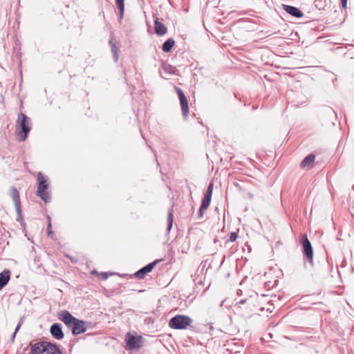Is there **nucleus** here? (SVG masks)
<instances>
[{
    "mask_svg": "<svg viewBox=\"0 0 354 354\" xmlns=\"http://www.w3.org/2000/svg\"><path fill=\"white\" fill-rule=\"evenodd\" d=\"M58 318L71 330L73 335H77L86 331V322L75 317L66 310L61 311Z\"/></svg>",
    "mask_w": 354,
    "mask_h": 354,
    "instance_id": "1",
    "label": "nucleus"
},
{
    "mask_svg": "<svg viewBox=\"0 0 354 354\" xmlns=\"http://www.w3.org/2000/svg\"><path fill=\"white\" fill-rule=\"evenodd\" d=\"M32 354H62V351L55 344L49 342H38L31 346Z\"/></svg>",
    "mask_w": 354,
    "mask_h": 354,
    "instance_id": "2",
    "label": "nucleus"
},
{
    "mask_svg": "<svg viewBox=\"0 0 354 354\" xmlns=\"http://www.w3.org/2000/svg\"><path fill=\"white\" fill-rule=\"evenodd\" d=\"M31 128L30 118L24 113H19L16 122V129L17 130V134L20 141H24L26 139Z\"/></svg>",
    "mask_w": 354,
    "mask_h": 354,
    "instance_id": "3",
    "label": "nucleus"
},
{
    "mask_svg": "<svg viewBox=\"0 0 354 354\" xmlns=\"http://www.w3.org/2000/svg\"><path fill=\"white\" fill-rule=\"evenodd\" d=\"M37 180L38 187L37 190V195L45 203H49L51 197L50 194L47 191L49 186L47 178L43 176L41 172H39L37 174Z\"/></svg>",
    "mask_w": 354,
    "mask_h": 354,
    "instance_id": "4",
    "label": "nucleus"
},
{
    "mask_svg": "<svg viewBox=\"0 0 354 354\" xmlns=\"http://www.w3.org/2000/svg\"><path fill=\"white\" fill-rule=\"evenodd\" d=\"M192 323V319L187 315H177L172 317L169 322L170 328L176 330L187 328Z\"/></svg>",
    "mask_w": 354,
    "mask_h": 354,
    "instance_id": "5",
    "label": "nucleus"
},
{
    "mask_svg": "<svg viewBox=\"0 0 354 354\" xmlns=\"http://www.w3.org/2000/svg\"><path fill=\"white\" fill-rule=\"evenodd\" d=\"M124 341L127 349L129 351L138 349L142 346V337L140 335H134L128 333L125 335Z\"/></svg>",
    "mask_w": 354,
    "mask_h": 354,
    "instance_id": "6",
    "label": "nucleus"
},
{
    "mask_svg": "<svg viewBox=\"0 0 354 354\" xmlns=\"http://www.w3.org/2000/svg\"><path fill=\"white\" fill-rule=\"evenodd\" d=\"M300 242L303 247V253L310 263L313 260V249L308 236L306 234L301 235Z\"/></svg>",
    "mask_w": 354,
    "mask_h": 354,
    "instance_id": "7",
    "label": "nucleus"
},
{
    "mask_svg": "<svg viewBox=\"0 0 354 354\" xmlns=\"http://www.w3.org/2000/svg\"><path fill=\"white\" fill-rule=\"evenodd\" d=\"M11 198H12L15 203L17 212V221L18 222L22 223L23 216L21 214L20 195L17 189L15 187H11Z\"/></svg>",
    "mask_w": 354,
    "mask_h": 354,
    "instance_id": "8",
    "label": "nucleus"
},
{
    "mask_svg": "<svg viewBox=\"0 0 354 354\" xmlns=\"http://www.w3.org/2000/svg\"><path fill=\"white\" fill-rule=\"evenodd\" d=\"M175 89L179 97L183 118L186 119L188 117L189 113L188 100L180 88L176 87Z\"/></svg>",
    "mask_w": 354,
    "mask_h": 354,
    "instance_id": "9",
    "label": "nucleus"
},
{
    "mask_svg": "<svg viewBox=\"0 0 354 354\" xmlns=\"http://www.w3.org/2000/svg\"><path fill=\"white\" fill-rule=\"evenodd\" d=\"M160 260H155L154 261L148 263L145 266L142 267L140 270H138L136 273L135 276L140 279H142L145 277L146 274L152 271L156 265L159 262Z\"/></svg>",
    "mask_w": 354,
    "mask_h": 354,
    "instance_id": "10",
    "label": "nucleus"
},
{
    "mask_svg": "<svg viewBox=\"0 0 354 354\" xmlns=\"http://www.w3.org/2000/svg\"><path fill=\"white\" fill-rule=\"evenodd\" d=\"M50 335L56 339H62L64 337L62 326L60 323L53 324L50 328Z\"/></svg>",
    "mask_w": 354,
    "mask_h": 354,
    "instance_id": "11",
    "label": "nucleus"
},
{
    "mask_svg": "<svg viewBox=\"0 0 354 354\" xmlns=\"http://www.w3.org/2000/svg\"><path fill=\"white\" fill-rule=\"evenodd\" d=\"M213 183H211L207 187V189L201 204V207H202L203 209H207L210 204L213 192Z\"/></svg>",
    "mask_w": 354,
    "mask_h": 354,
    "instance_id": "12",
    "label": "nucleus"
},
{
    "mask_svg": "<svg viewBox=\"0 0 354 354\" xmlns=\"http://www.w3.org/2000/svg\"><path fill=\"white\" fill-rule=\"evenodd\" d=\"M315 160V156L313 153L306 156L300 163L301 169L304 170H309L313 167Z\"/></svg>",
    "mask_w": 354,
    "mask_h": 354,
    "instance_id": "13",
    "label": "nucleus"
},
{
    "mask_svg": "<svg viewBox=\"0 0 354 354\" xmlns=\"http://www.w3.org/2000/svg\"><path fill=\"white\" fill-rule=\"evenodd\" d=\"M282 7L287 13L295 18H301L304 16L303 12L298 8L285 4H283Z\"/></svg>",
    "mask_w": 354,
    "mask_h": 354,
    "instance_id": "14",
    "label": "nucleus"
},
{
    "mask_svg": "<svg viewBox=\"0 0 354 354\" xmlns=\"http://www.w3.org/2000/svg\"><path fill=\"white\" fill-rule=\"evenodd\" d=\"M154 29L156 35L159 37L164 35L167 32L166 26L160 22L158 19L154 21Z\"/></svg>",
    "mask_w": 354,
    "mask_h": 354,
    "instance_id": "15",
    "label": "nucleus"
},
{
    "mask_svg": "<svg viewBox=\"0 0 354 354\" xmlns=\"http://www.w3.org/2000/svg\"><path fill=\"white\" fill-rule=\"evenodd\" d=\"M10 278V272L8 270H4L0 273V290L6 286Z\"/></svg>",
    "mask_w": 354,
    "mask_h": 354,
    "instance_id": "16",
    "label": "nucleus"
},
{
    "mask_svg": "<svg viewBox=\"0 0 354 354\" xmlns=\"http://www.w3.org/2000/svg\"><path fill=\"white\" fill-rule=\"evenodd\" d=\"M161 68L167 74L177 75V69L168 63L162 62L161 64Z\"/></svg>",
    "mask_w": 354,
    "mask_h": 354,
    "instance_id": "17",
    "label": "nucleus"
},
{
    "mask_svg": "<svg viewBox=\"0 0 354 354\" xmlns=\"http://www.w3.org/2000/svg\"><path fill=\"white\" fill-rule=\"evenodd\" d=\"M175 45V41L172 38L167 39L162 46V50L164 53H169L171 51L174 46Z\"/></svg>",
    "mask_w": 354,
    "mask_h": 354,
    "instance_id": "18",
    "label": "nucleus"
},
{
    "mask_svg": "<svg viewBox=\"0 0 354 354\" xmlns=\"http://www.w3.org/2000/svg\"><path fill=\"white\" fill-rule=\"evenodd\" d=\"M173 209L172 208H170L168 210V216H167V232H169L173 225Z\"/></svg>",
    "mask_w": 354,
    "mask_h": 354,
    "instance_id": "19",
    "label": "nucleus"
},
{
    "mask_svg": "<svg viewBox=\"0 0 354 354\" xmlns=\"http://www.w3.org/2000/svg\"><path fill=\"white\" fill-rule=\"evenodd\" d=\"M124 0H115V3L118 6L119 12H120V19H122L124 16Z\"/></svg>",
    "mask_w": 354,
    "mask_h": 354,
    "instance_id": "20",
    "label": "nucleus"
},
{
    "mask_svg": "<svg viewBox=\"0 0 354 354\" xmlns=\"http://www.w3.org/2000/svg\"><path fill=\"white\" fill-rule=\"evenodd\" d=\"M111 52L113 53L115 61L117 62L118 59V50L116 45H112Z\"/></svg>",
    "mask_w": 354,
    "mask_h": 354,
    "instance_id": "21",
    "label": "nucleus"
},
{
    "mask_svg": "<svg viewBox=\"0 0 354 354\" xmlns=\"http://www.w3.org/2000/svg\"><path fill=\"white\" fill-rule=\"evenodd\" d=\"M237 239V234L234 232H232L230 234V238L227 241H231V242H234Z\"/></svg>",
    "mask_w": 354,
    "mask_h": 354,
    "instance_id": "22",
    "label": "nucleus"
},
{
    "mask_svg": "<svg viewBox=\"0 0 354 354\" xmlns=\"http://www.w3.org/2000/svg\"><path fill=\"white\" fill-rule=\"evenodd\" d=\"M47 218L49 221L48 224V227H47V233H48V235H50L51 234H53V232L50 230L51 223H50V216H48Z\"/></svg>",
    "mask_w": 354,
    "mask_h": 354,
    "instance_id": "23",
    "label": "nucleus"
},
{
    "mask_svg": "<svg viewBox=\"0 0 354 354\" xmlns=\"http://www.w3.org/2000/svg\"><path fill=\"white\" fill-rule=\"evenodd\" d=\"M206 209H202V207L200 206V208H199V210H198V218H201L203 215H204V212Z\"/></svg>",
    "mask_w": 354,
    "mask_h": 354,
    "instance_id": "24",
    "label": "nucleus"
},
{
    "mask_svg": "<svg viewBox=\"0 0 354 354\" xmlns=\"http://www.w3.org/2000/svg\"><path fill=\"white\" fill-rule=\"evenodd\" d=\"M246 299H241L240 300L239 302L236 303V306H239V308L241 307V304H244L245 302H246Z\"/></svg>",
    "mask_w": 354,
    "mask_h": 354,
    "instance_id": "25",
    "label": "nucleus"
},
{
    "mask_svg": "<svg viewBox=\"0 0 354 354\" xmlns=\"http://www.w3.org/2000/svg\"><path fill=\"white\" fill-rule=\"evenodd\" d=\"M102 279L105 280L108 278V274L106 272H102Z\"/></svg>",
    "mask_w": 354,
    "mask_h": 354,
    "instance_id": "26",
    "label": "nucleus"
},
{
    "mask_svg": "<svg viewBox=\"0 0 354 354\" xmlns=\"http://www.w3.org/2000/svg\"><path fill=\"white\" fill-rule=\"evenodd\" d=\"M16 334L17 333H13L12 335H11V337H10V339L11 343H13L15 342Z\"/></svg>",
    "mask_w": 354,
    "mask_h": 354,
    "instance_id": "27",
    "label": "nucleus"
},
{
    "mask_svg": "<svg viewBox=\"0 0 354 354\" xmlns=\"http://www.w3.org/2000/svg\"><path fill=\"white\" fill-rule=\"evenodd\" d=\"M341 1H342V7L344 8H346V6H347V0H341Z\"/></svg>",
    "mask_w": 354,
    "mask_h": 354,
    "instance_id": "28",
    "label": "nucleus"
},
{
    "mask_svg": "<svg viewBox=\"0 0 354 354\" xmlns=\"http://www.w3.org/2000/svg\"><path fill=\"white\" fill-rule=\"evenodd\" d=\"M20 328H21L20 324H17V326L15 328V330L14 333H17V332L19 330Z\"/></svg>",
    "mask_w": 354,
    "mask_h": 354,
    "instance_id": "29",
    "label": "nucleus"
},
{
    "mask_svg": "<svg viewBox=\"0 0 354 354\" xmlns=\"http://www.w3.org/2000/svg\"><path fill=\"white\" fill-rule=\"evenodd\" d=\"M24 317H21V318H20V320H19V323H18V324H20V326H21V325H22V324H23V323H24Z\"/></svg>",
    "mask_w": 354,
    "mask_h": 354,
    "instance_id": "30",
    "label": "nucleus"
},
{
    "mask_svg": "<svg viewBox=\"0 0 354 354\" xmlns=\"http://www.w3.org/2000/svg\"><path fill=\"white\" fill-rule=\"evenodd\" d=\"M247 194V196L250 198V199H252L253 198V194L248 192L246 194Z\"/></svg>",
    "mask_w": 354,
    "mask_h": 354,
    "instance_id": "31",
    "label": "nucleus"
},
{
    "mask_svg": "<svg viewBox=\"0 0 354 354\" xmlns=\"http://www.w3.org/2000/svg\"><path fill=\"white\" fill-rule=\"evenodd\" d=\"M109 43L110 44L111 47H112V45H115V44L112 41V39H110L109 41Z\"/></svg>",
    "mask_w": 354,
    "mask_h": 354,
    "instance_id": "32",
    "label": "nucleus"
},
{
    "mask_svg": "<svg viewBox=\"0 0 354 354\" xmlns=\"http://www.w3.org/2000/svg\"><path fill=\"white\" fill-rule=\"evenodd\" d=\"M241 290H239V292H237V294H241Z\"/></svg>",
    "mask_w": 354,
    "mask_h": 354,
    "instance_id": "33",
    "label": "nucleus"
},
{
    "mask_svg": "<svg viewBox=\"0 0 354 354\" xmlns=\"http://www.w3.org/2000/svg\"><path fill=\"white\" fill-rule=\"evenodd\" d=\"M241 290H239V292H237V294H241Z\"/></svg>",
    "mask_w": 354,
    "mask_h": 354,
    "instance_id": "34",
    "label": "nucleus"
},
{
    "mask_svg": "<svg viewBox=\"0 0 354 354\" xmlns=\"http://www.w3.org/2000/svg\"><path fill=\"white\" fill-rule=\"evenodd\" d=\"M241 290H239V292H237V294H241Z\"/></svg>",
    "mask_w": 354,
    "mask_h": 354,
    "instance_id": "35",
    "label": "nucleus"
}]
</instances>
